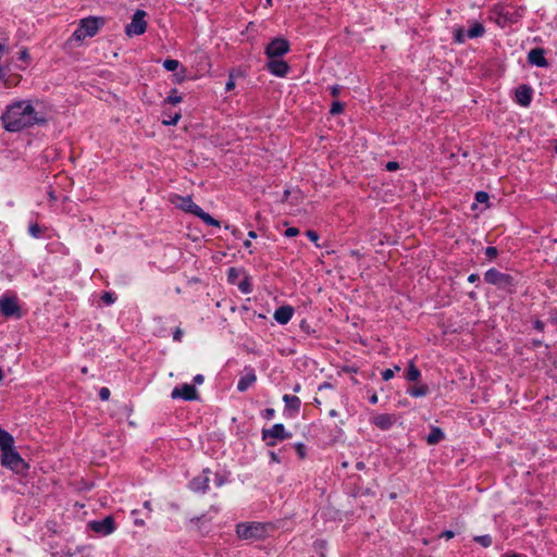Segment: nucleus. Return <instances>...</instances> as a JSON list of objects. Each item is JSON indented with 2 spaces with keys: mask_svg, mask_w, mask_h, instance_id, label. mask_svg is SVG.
Instances as JSON below:
<instances>
[{
  "mask_svg": "<svg viewBox=\"0 0 557 557\" xmlns=\"http://www.w3.org/2000/svg\"><path fill=\"white\" fill-rule=\"evenodd\" d=\"M3 126L9 132H18L33 125H42L47 122L42 110L37 109L30 101L22 100L10 104L2 114Z\"/></svg>",
  "mask_w": 557,
  "mask_h": 557,
  "instance_id": "1",
  "label": "nucleus"
},
{
  "mask_svg": "<svg viewBox=\"0 0 557 557\" xmlns=\"http://www.w3.org/2000/svg\"><path fill=\"white\" fill-rule=\"evenodd\" d=\"M9 37L5 32L0 30V79L7 87L17 85L20 76L13 74V70H23V65L13 64L12 58L9 57Z\"/></svg>",
  "mask_w": 557,
  "mask_h": 557,
  "instance_id": "2",
  "label": "nucleus"
},
{
  "mask_svg": "<svg viewBox=\"0 0 557 557\" xmlns=\"http://www.w3.org/2000/svg\"><path fill=\"white\" fill-rule=\"evenodd\" d=\"M484 280L491 285L497 286L499 289H504L507 293H513L516 289L515 277L510 274L503 273L496 269H490L484 274Z\"/></svg>",
  "mask_w": 557,
  "mask_h": 557,
  "instance_id": "3",
  "label": "nucleus"
},
{
  "mask_svg": "<svg viewBox=\"0 0 557 557\" xmlns=\"http://www.w3.org/2000/svg\"><path fill=\"white\" fill-rule=\"evenodd\" d=\"M104 24L102 17L89 16L81 20L78 27L73 33L72 37L77 40H84L87 37L95 36L99 28Z\"/></svg>",
  "mask_w": 557,
  "mask_h": 557,
  "instance_id": "4",
  "label": "nucleus"
},
{
  "mask_svg": "<svg viewBox=\"0 0 557 557\" xmlns=\"http://www.w3.org/2000/svg\"><path fill=\"white\" fill-rule=\"evenodd\" d=\"M236 534L243 540H262L267 536V527L261 522H242L236 525Z\"/></svg>",
  "mask_w": 557,
  "mask_h": 557,
  "instance_id": "5",
  "label": "nucleus"
},
{
  "mask_svg": "<svg viewBox=\"0 0 557 557\" xmlns=\"http://www.w3.org/2000/svg\"><path fill=\"white\" fill-rule=\"evenodd\" d=\"M1 465L12 471L20 473L26 469V463L20 454L14 449V445L2 450Z\"/></svg>",
  "mask_w": 557,
  "mask_h": 557,
  "instance_id": "6",
  "label": "nucleus"
},
{
  "mask_svg": "<svg viewBox=\"0 0 557 557\" xmlns=\"http://www.w3.org/2000/svg\"><path fill=\"white\" fill-rule=\"evenodd\" d=\"M292 437V433L287 432L284 424L276 423L271 429L262 430V440L268 446H275L276 442Z\"/></svg>",
  "mask_w": 557,
  "mask_h": 557,
  "instance_id": "7",
  "label": "nucleus"
},
{
  "mask_svg": "<svg viewBox=\"0 0 557 557\" xmlns=\"http://www.w3.org/2000/svg\"><path fill=\"white\" fill-rule=\"evenodd\" d=\"M289 42L287 39L276 37L272 39L265 47L264 53L268 59H278L289 51Z\"/></svg>",
  "mask_w": 557,
  "mask_h": 557,
  "instance_id": "8",
  "label": "nucleus"
},
{
  "mask_svg": "<svg viewBox=\"0 0 557 557\" xmlns=\"http://www.w3.org/2000/svg\"><path fill=\"white\" fill-rule=\"evenodd\" d=\"M146 12L143 10H137L133 17L132 22L126 25L125 33L128 37L143 35L147 29V22L145 21Z\"/></svg>",
  "mask_w": 557,
  "mask_h": 557,
  "instance_id": "9",
  "label": "nucleus"
},
{
  "mask_svg": "<svg viewBox=\"0 0 557 557\" xmlns=\"http://www.w3.org/2000/svg\"><path fill=\"white\" fill-rule=\"evenodd\" d=\"M88 527L94 532L104 536L112 534L116 529V524L112 516H107L102 520H92L88 523Z\"/></svg>",
  "mask_w": 557,
  "mask_h": 557,
  "instance_id": "10",
  "label": "nucleus"
},
{
  "mask_svg": "<svg viewBox=\"0 0 557 557\" xmlns=\"http://www.w3.org/2000/svg\"><path fill=\"white\" fill-rule=\"evenodd\" d=\"M0 312L4 317H21V308L17 304V299L14 296H1L0 297Z\"/></svg>",
  "mask_w": 557,
  "mask_h": 557,
  "instance_id": "11",
  "label": "nucleus"
},
{
  "mask_svg": "<svg viewBox=\"0 0 557 557\" xmlns=\"http://www.w3.org/2000/svg\"><path fill=\"white\" fill-rule=\"evenodd\" d=\"M171 397L173 399L182 398L184 400H197L199 398V393L194 385L183 384L181 386L174 387L171 393Z\"/></svg>",
  "mask_w": 557,
  "mask_h": 557,
  "instance_id": "12",
  "label": "nucleus"
},
{
  "mask_svg": "<svg viewBox=\"0 0 557 557\" xmlns=\"http://www.w3.org/2000/svg\"><path fill=\"white\" fill-rule=\"evenodd\" d=\"M268 71L277 77H285L289 71L290 66L282 59H269V62L267 63Z\"/></svg>",
  "mask_w": 557,
  "mask_h": 557,
  "instance_id": "13",
  "label": "nucleus"
},
{
  "mask_svg": "<svg viewBox=\"0 0 557 557\" xmlns=\"http://www.w3.org/2000/svg\"><path fill=\"white\" fill-rule=\"evenodd\" d=\"M172 202L183 211L191 213L195 216L201 212V208L193 201L190 196H175V199H173Z\"/></svg>",
  "mask_w": 557,
  "mask_h": 557,
  "instance_id": "14",
  "label": "nucleus"
},
{
  "mask_svg": "<svg viewBox=\"0 0 557 557\" xmlns=\"http://www.w3.org/2000/svg\"><path fill=\"white\" fill-rule=\"evenodd\" d=\"M533 90L529 85H520L516 89V102L521 107H529L532 101Z\"/></svg>",
  "mask_w": 557,
  "mask_h": 557,
  "instance_id": "15",
  "label": "nucleus"
},
{
  "mask_svg": "<svg viewBox=\"0 0 557 557\" xmlns=\"http://www.w3.org/2000/svg\"><path fill=\"white\" fill-rule=\"evenodd\" d=\"M209 471L208 470H205L202 472V474L194 478L190 482H189V488L194 492H201V493H205L207 492L208 487H209V482H210V479H209Z\"/></svg>",
  "mask_w": 557,
  "mask_h": 557,
  "instance_id": "16",
  "label": "nucleus"
},
{
  "mask_svg": "<svg viewBox=\"0 0 557 557\" xmlns=\"http://www.w3.org/2000/svg\"><path fill=\"white\" fill-rule=\"evenodd\" d=\"M528 61L530 64L539 66V67L548 66V62L545 58L544 49H542V48L531 49L528 53Z\"/></svg>",
  "mask_w": 557,
  "mask_h": 557,
  "instance_id": "17",
  "label": "nucleus"
},
{
  "mask_svg": "<svg viewBox=\"0 0 557 557\" xmlns=\"http://www.w3.org/2000/svg\"><path fill=\"white\" fill-rule=\"evenodd\" d=\"M394 422V417L388 413H380L372 419V423L383 431L389 430Z\"/></svg>",
  "mask_w": 557,
  "mask_h": 557,
  "instance_id": "18",
  "label": "nucleus"
},
{
  "mask_svg": "<svg viewBox=\"0 0 557 557\" xmlns=\"http://www.w3.org/2000/svg\"><path fill=\"white\" fill-rule=\"evenodd\" d=\"M294 314V309L290 306L278 307L274 312V319L280 324H286L290 321Z\"/></svg>",
  "mask_w": 557,
  "mask_h": 557,
  "instance_id": "19",
  "label": "nucleus"
},
{
  "mask_svg": "<svg viewBox=\"0 0 557 557\" xmlns=\"http://www.w3.org/2000/svg\"><path fill=\"white\" fill-rule=\"evenodd\" d=\"M257 380V376L255 374V371L252 369H249L239 380L237 383V389L239 392L247 391Z\"/></svg>",
  "mask_w": 557,
  "mask_h": 557,
  "instance_id": "20",
  "label": "nucleus"
},
{
  "mask_svg": "<svg viewBox=\"0 0 557 557\" xmlns=\"http://www.w3.org/2000/svg\"><path fill=\"white\" fill-rule=\"evenodd\" d=\"M283 401L285 403V408L294 413H297L300 409L301 400L299 397L295 395L285 394L283 396Z\"/></svg>",
  "mask_w": 557,
  "mask_h": 557,
  "instance_id": "21",
  "label": "nucleus"
},
{
  "mask_svg": "<svg viewBox=\"0 0 557 557\" xmlns=\"http://www.w3.org/2000/svg\"><path fill=\"white\" fill-rule=\"evenodd\" d=\"M444 432L440 428L432 426L429 435L426 436V443L429 445H435L440 443L442 440H444Z\"/></svg>",
  "mask_w": 557,
  "mask_h": 557,
  "instance_id": "22",
  "label": "nucleus"
},
{
  "mask_svg": "<svg viewBox=\"0 0 557 557\" xmlns=\"http://www.w3.org/2000/svg\"><path fill=\"white\" fill-rule=\"evenodd\" d=\"M485 33V28L482 23L473 22L470 28L467 30V36L469 39L482 37Z\"/></svg>",
  "mask_w": 557,
  "mask_h": 557,
  "instance_id": "23",
  "label": "nucleus"
},
{
  "mask_svg": "<svg viewBox=\"0 0 557 557\" xmlns=\"http://www.w3.org/2000/svg\"><path fill=\"white\" fill-rule=\"evenodd\" d=\"M14 445L13 436L7 431L0 429V448L1 450L10 448Z\"/></svg>",
  "mask_w": 557,
  "mask_h": 557,
  "instance_id": "24",
  "label": "nucleus"
},
{
  "mask_svg": "<svg viewBox=\"0 0 557 557\" xmlns=\"http://www.w3.org/2000/svg\"><path fill=\"white\" fill-rule=\"evenodd\" d=\"M407 393L414 398L424 397L429 394V387L426 385L412 386L407 389Z\"/></svg>",
  "mask_w": 557,
  "mask_h": 557,
  "instance_id": "25",
  "label": "nucleus"
},
{
  "mask_svg": "<svg viewBox=\"0 0 557 557\" xmlns=\"http://www.w3.org/2000/svg\"><path fill=\"white\" fill-rule=\"evenodd\" d=\"M421 376L420 370L414 366L413 361H410L407 372H406V379L410 382H416Z\"/></svg>",
  "mask_w": 557,
  "mask_h": 557,
  "instance_id": "26",
  "label": "nucleus"
},
{
  "mask_svg": "<svg viewBox=\"0 0 557 557\" xmlns=\"http://www.w3.org/2000/svg\"><path fill=\"white\" fill-rule=\"evenodd\" d=\"M197 218L203 221L207 225L215 227L220 226V222L216 219L212 218L209 213L205 212L202 209L201 212H199V214L197 215Z\"/></svg>",
  "mask_w": 557,
  "mask_h": 557,
  "instance_id": "27",
  "label": "nucleus"
},
{
  "mask_svg": "<svg viewBox=\"0 0 557 557\" xmlns=\"http://www.w3.org/2000/svg\"><path fill=\"white\" fill-rule=\"evenodd\" d=\"M164 115V119L162 120V124L163 125H176L181 119V113L180 112H175V113H170V114H166V113H163Z\"/></svg>",
  "mask_w": 557,
  "mask_h": 557,
  "instance_id": "28",
  "label": "nucleus"
},
{
  "mask_svg": "<svg viewBox=\"0 0 557 557\" xmlns=\"http://www.w3.org/2000/svg\"><path fill=\"white\" fill-rule=\"evenodd\" d=\"M45 233V228L38 225L37 223H32L28 226V234L34 238L42 237Z\"/></svg>",
  "mask_w": 557,
  "mask_h": 557,
  "instance_id": "29",
  "label": "nucleus"
},
{
  "mask_svg": "<svg viewBox=\"0 0 557 557\" xmlns=\"http://www.w3.org/2000/svg\"><path fill=\"white\" fill-rule=\"evenodd\" d=\"M467 39H469L467 36V32L463 30L462 27H457L454 29V40L457 44H465Z\"/></svg>",
  "mask_w": 557,
  "mask_h": 557,
  "instance_id": "30",
  "label": "nucleus"
},
{
  "mask_svg": "<svg viewBox=\"0 0 557 557\" xmlns=\"http://www.w3.org/2000/svg\"><path fill=\"white\" fill-rule=\"evenodd\" d=\"M473 541L483 547H490L493 543L492 536L488 534L474 536Z\"/></svg>",
  "mask_w": 557,
  "mask_h": 557,
  "instance_id": "31",
  "label": "nucleus"
},
{
  "mask_svg": "<svg viewBox=\"0 0 557 557\" xmlns=\"http://www.w3.org/2000/svg\"><path fill=\"white\" fill-rule=\"evenodd\" d=\"M182 101V97L177 94L176 89H173L171 94L164 99V103L176 104Z\"/></svg>",
  "mask_w": 557,
  "mask_h": 557,
  "instance_id": "32",
  "label": "nucleus"
},
{
  "mask_svg": "<svg viewBox=\"0 0 557 557\" xmlns=\"http://www.w3.org/2000/svg\"><path fill=\"white\" fill-rule=\"evenodd\" d=\"M178 65H180V62L174 59H166L163 62V67L170 72L175 71L178 67Z\"/></svg>",
  "mask_w": 557,
  "mask_h": 557,
  "instance_id": "33",
  "label": "nucleus"
},
{
  "mask_svg": "<svg viewBox=\"0 0 557 557\" xmlns=\"http://www.w3.org/2000/svg\"><path fill=\"white\" fill-rule=\"evenodd\" d=\"M101 300L107 305L110 306L115 302L116 296L114 293L106 292L101 296Z\"/></svg>",
  "mask_w": 557,
  "mask_h": 557,
  "instance_id": "34",
  "label": "nucleus"
},
{
  "mask_svg": "<svg viewBox=\"0 0 557 557\" xmlns=\"http://www.w3.org/2000/svg\"><path fill=\"white\" fill-rule=\"evenodd\" d=\"M344 103L339 101H334L331 106L330 113L332 115L341 114L344 111Z\"/></svg>",
  "mask_w": 557,
  "mask_h": 557,
  "instance_id": "35",
  "label": "nucleus"
},
{
  "mask_svg": "<svg viewBox=\"0 0 557 557\" xmlns=\"http://www.w3.org/2000/svg\"><path fill=\"white\" fill-rule=\"evenodd\" d=\"M238 289L244 293V294H249L251 293V284L249 282V280L246 277L244 278L242 282L238 283Z\"/></svg>",
  "mask_w": 557,
  "mask_h": 557,
  "instance_id": "36",
  "label": "nucleus"
},
{
  "mask_svg": "<svg viewBox=\"0 0 557 557\" xmlns=\"http://www.w3.org/2000/svg\"><path fill=\"white\" fill-rule=\"evenodd\" d=\"M498 255V251H497V248L496 247H493V246H488L485 248V256L492 260L494 258H496Z\"/></svg>",
  "mask_w": 557,
  "mask_h": 557,
  "instance_id": "37",
  "label": "nucleus"
},
{
  "mask_svg": "<svg viewBox=\"0 0 557 557\" xmlns=\"http://www.w3.org/2000/svg\"><path fill=\"white\" fill-rule=\"evenodd\" d=\"M295 449L299 458L304 459L306 457V446L302 443H296Z\"/></svg>",
  "mask_w": 557,
  "mask_h": 557,
  "instance_id": "38",
  "label": "nucleus"
},
{
  "mask_svg": "<svg viewBox=\"0 0 557 557\" xmlns=\"http://www.w3.org/2000/svg\"><path fill=\"white\" fill-rule=\"evenodd\" d=\"M475 200H476L478 202H481V203H482V202H487V201H488V194H487V193H485V191H478V193L475 194Z\"/></svg>",
  "mask_w": 557,
  "mask_h": 557,
  "instance_id": "39",
  "label": "nucleus"
},
{
  "mask_svg": "<svg viewBox=\"0 0 557 557\" xmlns=\"http://www.w3.org/2000/svg\"><path fill=\"white\" fill-rule=\"evenodd\" d=\"M18 60L24 62L25 64L28 63L29 61V53L27 51V49H23L18 52Z\"/></svg>",
  "mask_w": 557,
  "mask_h": 557,
  "instance_id": "40",
  "label": "nucleus"
},
{
  "mask_svg": "<svg viewBox=\"0 0 557 557\" xmlns=\"http://www.w3.org/2000/svg\"><path fill=\"white\" fill-rule=\"evenodd\" d=\"M306 235H307V237H308L311 242H313L317 246H319V245H318L319 235H318V233H317V232L311 231V230H308V231L306 232Z\"/></svg>",
  "mask_w": 557,
  "mask_h": 557,
  "instance_id": "41",
  "label": "nucleus"
},
{
  "mask_svg": "<svg viewBox=\"0 0 557 557\" xmlns=\"http://www.w3.org/2000/svg\"><path fill=\"white\" fill-rule=\"evenodd\" d=\"M99 397L101 400H108L110 397V389L108 387H101L99 391Z\"/></svg>",
  "mask_w": 557,
  "mask_h": 557,
  "instance_id": "42",
  "label": "nucleus"
},
{
  "mask_svg": "<svg viewBox=\"0 0 557 557\" xmlns=\"http://www.w3.org/2000/svg\"><path fill=\"white\" fill-rule=\"evenodd\" d=\"M394 370L392 369H385L383 372H382V379L384 381H389L392 377H394Z\"/></svg>",
  "mask_w": 557,
  "mask_h": 557,
  "instance_id": "43",
  "label": "nucleus"
},
{
  "mask_svg": "<svg viewBox=\"0 0 557 557\" xmlns=\"http://www.w3.org/2000/svg\"><path fill=\"white\" fill-rule=\"evenodd\" d=\"M385 169H386V171H389V172L396 171L399 169V164L396 161H389L386 163Z\"/></svg>",
  "mask_w": 557,
  "mask_h": 557,
  "instance_id": "44",
  "label": "nucleus"
},
{
  "mask_svg": "<svg viewBox=\"0 0 557 557\" xmlns=\"http://www.w3.org/2000/svg\"><path fill=\"white\" fill-rule=\"evenodd\" d=\"M284 234H285L286 237H294V236L299 234V228H297V227H288L285 231Z\"/></svg>",
  "mask_w": 557,
  "mask_h": 557,
  "instance_id": "45",
  "label": "nucleus"
},
{
  "mask_svg": "<svg viewBox=\"0 0 557 557\" xmlns=\"http://www.w3.org/2000/svg\"><path fill=\"white\" fill-rule=\"evenodd\" d=\"M275 414V410L273 408H267L264 411H263V418L270 420L274 417Z\"/></svg>",
  "mask_w": 557,
  "mask_h": 557,
  "instance_id": "46",
  "label": "nucleus"
},
{
  "mask_svg": "<svg viewBox=\"0 0 557 557\" xmlns=\"http://www.w3.org/2000/svg\"><path fill=\"white\" fill-rule=\"evenodd\" d=\"M330 90H331V95H332L333 97H338V96H339V92H341V90H342V86H339V85H333V86H331Z\"/></svg>",
  "mask_w": 557,
  "mask_h": 557,
  "instance_id": "47",
  "label": "nucleus"
},
{
  "mask_svg": "<svg viewBox=\"0 0 557 557\" xmlns=\"http://www.w3.org/2000/svg\"><path fill=\"white\" fill-rule=\"evenodd\" d=\"M533 325H534V329L536 331H539V332H543L544 331L545 324L541 320L534 321Z\"/></svg>",
  "mask_w": 557,
  "mask_h": 557,
  "instance_id": "48",
  "label": "nucleus"
},
{
  "mask_svg": "<svg viewBox=\"0 0 557 557\" xmlns=\"http://www.w3.org/2000/svg\"><path fill=\"white\" fill-rule=\"evenodd\" d=\"M454 536H455V533L450 530H446V531L442 532V534L440 535V537L446 539V540H450Z\"/></svg>",
  "mask_w": 557,
  "mask_h": 557,
  "instance_id": "49",
  "label": "nucleus"
},
{
  "mask_svg": "<svg viewBox=\"0 0 557 557\" xmlns=\"http://www.w3.org/2000/svg\"><path fill=\"white\" fill-rule=\"evenodd\" d=\"M182 336H183V331L181 329H176L173 334V339L175 342H180L182 339Z\"/></svg>",
  "mask_w": 557,
  "mask_h": 557,
  "instance_id": "50",
  "label": "nucleus"
},
{
  "mask_svg": "<svg viewBox=\"0 0 557 557\" xmlns=\"http://www.w3.org/2000/svg\"><path fill=\"white\" fill-rule=\"evenodd\" d=\"M499 16L504 17L505 21L515 22V20L509 16V12H504V9H500Z\"/></svg>",
  "mask_w": 557,
  "mask_h": 557,
  "instance_id": "51",
  "label": "nucleus"
},
{
  "mask_svg": "<svg viewBox=\"0 0 557 557\" xmlns=\"http://www.w3.org/2000/svg\"><path fill=\"white\" fill-rule=\"evenodd\" d=\"M193 381H194L195 384H199L200 385V384L203 383L205 377H203L202 374H197V375L194 376Z\"/></svg>",
  "mask_w": 557,
  "mask_h": 557,
  "instance_id": "52",
  "label": "nucleus"
},
{
  "mask_svg": "<svg viewBox=\"0 0 557 557\" xmlns=\"http://www.w3.org/2000/svg\"><path fill=\"white\" fill-rule=\"evenodd\" d=\"M270 458H271V461L272 462H276V463H280L281 462V459L280 457L277 456L276 453L274 451H270Z\"/></svg>",
  "mask_w": 557,
  "mask_h": 557,
  "instance_id": "53",
  "label": "nucleus"
},
{
  "mask_svg": "<svg viewBox=\"0 0 557 557\" xmlns=\"http://www.w3.org/2000/svg\"><path fill=\"white\" fill-rule=\"evenodd\" d=\"M235 87V83L232 78L228 79V82L225 85L226 91H231Z\"/></svg>",
  "mask_w": 557,
  "mask_h": 557,
  "instance_id": "54",
  "label": "nucleus"
},
{
  "mask_svg": "<svg viewBox=\"0 0 557 557\" xmlns=\"http://www.w3.org/2000/svg\"><path fill=\"white\" fill-rule=\"evenodd\" d=\"M480 276L475 273H472L468 276V282L469 283H475L476 281H479Z\"/></svg>",
  "mask_w": 557,
  "mask_h": 557,
  "instance_id": "55",
  "label": "nucleus"
},
{
  "mask_svg": "<svg viewBox=\"0 0 557 557\" xmlns=\"http://www.w3.org/2000/svg\"><path fill=\"white\" fill-rule=\"evenodd\" d=\"M144 508H146L150 512L152 510L151 503L149 500H146L144 503Z\"/></svg>",
  "mask_w": 557,
  "mask_h": 557,
  "instance_id": "56",
  "label": "nucleus"
},
{
  "mask_svg": "<svg viewBox=\"0 0 557 557\" xmlns=\"http://www.w3.org/2000/svg\"><path fill=\"white\" fill-rule=\"evenodd\" d=\"M135 525L143 527L145 525V521L143 519H135L134 521Z\"/></svg>",
  "mask_w": 557,
  "mask_h": 557,
  "instance_id": "57",
  "label": "nucleus"
},
{
  "mask_svg": "<svg viewBox=\"0 0 557 557\" xmlns=\"http://www.w3.org/2000/svg\"><path fill=\"white\" fill-rule=\"evenodd\" d=\"M235 275H236V270H235L234 268H231V269L228 270V278L231 280V278H232L233 276H235Z\"/></svg>",
  "mask_w": 557,
  "mask_h": 557,
  "instance_id": "58",
  "label": "nucleus"
},
{
  "mask_svg": "<svg viewBox=\"0 0 557 557\" xmlns=\"http://www.w3.org/2000/svg\"><path fill=\"white\" fill-rule=\"evenodd\" d=\"M377 400H379V398H377V395H375V394L370 397V403L371 404H376Z\"/></svg>",
  "mask_w": 557,
  "mask_h": 557,
  "instance_id": "59",
  "label": "nucleus"
},
{
  "mask_svg": "<svg viewBox=\"0 0 557 557\" xmlns=\"http://www.w3.org/2000/svg\"><path fill=\"white\" fill-rule=\"evenodd\" d=\"M329 414H330V417L335 418L338 416V412H337V410L332 409V410H330Z\"/></svg>",
  "mask_w": 557,
  "mask_h": 557,
  "instance_id": "60",
  "label": "nucleus"
},
{
  "mask_svg": "<svg viewBox=\"0 0 557 557\" xmlns=\"http://www.w3.org/2000/svg\"><path fill=\"white\" fill-rule=\"evenodd\" d=\"M244 246H245V248L250 249L252 244H251V242L249 239H247V240L244 242Z\"/></svg>",
  "mask_w": 557,
  "mask_h": 557,
  "instance_id": "61",
  "label": "nucleus"
},
{
  "mask_svg": "<svg viewBox=\"0 0 557 557\" xmlns=\"http://www.w3.org/2000/svg\"><path fill=\"white\" fill-rule=\"evenodd\" d=\"M542 344H543V342H542V341H540V339H534V341H533V346H535V347H539V346H541Z\"/></svg>",
  "mask_w": 557,
  "mask_h": 557,
  "instance_id": "62",
  "label": "nucleus"
},
{
  "mask_svg": "<svg viewBox=\"0 0 557 557\" xmlns=\"http://www.w3.org/2000/svg\"><path fill=\"white\" fill-rule=\"evenodd\" d=\"M248 236H249V238H256L257 237V233L255 231H250L248 233Z\"/></svg>",
  "mask_w": 557,
  "mask_h": 557,
  "instance_id": "63",
  "label": "nucleus"
},
{
  "mask_svg": "<svg viewBox=\"0 0 557 557\" xmlns=\"http://www.w3.org/2000/svg\"><path fill=\"white\" fill-rule=\"evenodd\" d=\"M356 467H357V469L362 470V469H364V463L360 461L357 463Z\"/></svg>",
  "mask_w": 557,
  "mask_h": 557,
  "instance_id": "64",
  "label": "nucleus"
}]
</instances>
